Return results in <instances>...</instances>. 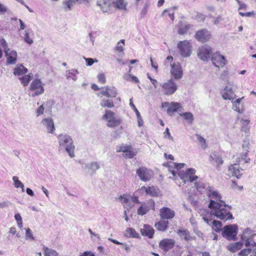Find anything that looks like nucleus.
Returning <instances> with one entry per match:
<instances>
[{
    "label": "nucleus",
    "mask_w": 256,
    "mask_h": 256,
    "mask_svg": "<svg viewBox=\"0 0 256 256\" xmlns=\"http://www.w3.org/2000/svg\"><path fill=\"white\" fill-rule=\"evenodd\" d=\"M208 196L214 200H210L208 208L211 209V214H214L218 218L224 221L232 220L233 216L230 212L226 210L222 206H226L225 202L222 200V196L216 190H213L212 187L208 186Z\"/></svg>",
    "instance_id": "nucleus-1"
},
{
    "label": "nucleus",
    "mask_w": 256,
    "mask_h": 256,
    "mask_svg": "<svg viewBox=\"0 0 256 256\" xmlns=\"http://www.w3.org/2000/svg\"><path fill=\"white\" fill-rule=\"evenodd\" d=\"M59 148H64L69 156L74 158V155L75 146L72 138L66 134H60L58 136Z\"/></svg>",
    "instance_id": "nucleus-2"
},
{
    "label": "nucleus",
    "mask_w": 256,
    "mask_h": 256,
    "mask_svg": "<svg viewBox=\"0 0 256 256\" xmlns=\"http://www.w3.org/2000/svg\"><path fill=\"white\" fill-rule=\"evenodd\" d=\"M238 232V226L236 224L224 226L222 232V235L228 240H236Z\"/></svg>",
    "instance_id": "nucleus-3"
},
{
    "label": "nucleus",
    "mask_w": 256,
    "mask_h": 256,
    "mask_svg": "<svg viewBox=\"0 0 256 256\" xmlns=\"http://www.w3.org/2000/svg\"><path fill=\"white\" fill-rule=\"evenodd\" d=\"M160 86L164 94L166 96L174 94L178 89V86L172 78L161 84Z\"/></svg>",
    "instance_id": "nucleus-4"
},
{
    "label": "nucleus",
    "mask_w": 256,
    "mask_h": 256,
    "mask_svg": "<svg viewBox=\"0 0 256 256\" xmlns=\"http://www.w3.org/2000/svg\"><path fill=\"white\" fill-rule=\"evenodd\" d=\"M192 45L186 40L180 41L178 44V48L180 50V55L183 58L189 57L192 54Z\"/></svg>",
    "instance_id": "nucleus-5"
},
{
    "label": "nucleus",
    "mask_w": 256,
    "mask_h": 256,
    "mask_svg": "<svg viewBox=\"0 0 256 256\" xmlns=\"http://www.w3.org/2000/svg\"><path fill=\"white\" fill-rule=\"evenodd\" d=\"M196 172L194 168H188L185 172H180L178 176L184 183L188 182H192L198 178V176L194 175Z\"/></svg>",
    "instance_id": "nucleus-6"
},
{
    "label": "nucleus",
    "mask_w": 256,
    "mask_h": 256,
    "mask_svg": "<svg viewBox=\"0 0 256 256\" xmlns=\"http://www.w3.org/2000/svg\"><path fill=\"white\" fill-rule=\"evenodd\" d=\"M212 49L208 45H204L200 47L198 51V56L203 61H208L212 56Z\"/></svg>",
    "instance_id": "nucleus-7"
},
{
    "label": "nucleus",
    "mask_w": 256,
    "mask_h": 256,
    "mask_svg": "<svg viewBox=\"0 0 256 256\" xmlns=\"http://www.w3.org/2000/svg\"><path fill=\"white\" fill-rule=\"evenodd\" d=\"M136 174L142 181L150 180L153 176L152 171L146 167H140L136 170Z\"/></svg>",
    "instance_id": "nucleus-8"
},
{
    "label": "nucleus",
    "mask_w": 256,
    "mask_h": 256,
    "mask_svg": "<svg viewBox=\"0 0 256 256\" xmlns=\"http://www.w3.org/2000/svg\"><path fill=\"white\" fill-rule=\"evenodd\" d=\"M30 90L34 92L32 96L42 94L44 92V88L41 81L39 79H34L30 85Z\"/></svg>",
    "instance_id": "nucleus-9"
},
{
    "label": "nucleus",
    "mask_w": 256,
    "mask_h": 256,
    "mask_svg": "<svg viewBox=\"0 0 256 256\" xmlns=\"http://www.w3.org/2000/svg\"><path fill=\"white\" fill-rule=\"evenodd\" d=\"M211 60L213 64L216 68L223 67L226 64L225 58L218 52L214 53L212 55Z\"/></svg>",
    "instance_id": "nucleus-10"
},
{
    "label": "nucleus",
    "mask_w": 256,
    "mask_h": 256,
    "mask_svg": "<svg viewBox=\"0 0 256 256\" xmlns=\"http://www.w3.org/2000/svg\"><path fill=\"white\" fill-rule=\"evenodd\" d=\"M220 93L222 98L224 100L233 101L236 96L232 87L230 86H226V87L221 90Z\"/></svg>",
    "instance_id": "nucleus-11"
},
{
    "label": "nucleus",
    "mask_w": 256,
    "mask_h": 256,
    "mask_svg": "<svg viewBox=\"0 0 256 256\" xmlns=\"http://www.w3.org/2000/svg\"><path fill=\"white\" fill-rule=\"evenodd\" d=\"M210 32L206 29H202L198 30L195 34L196 38L200 42H206L210 38Z\"/></svg>",
    "instance_id": "nucleus-12"
},
{
    "label": "nucleus",
    "mask_w": 256,
    "mask_h": 256,
    "mask_svg": "<svg viewBox=\"0 0 256 256\" xmlns=\"http://www.w3.org/2000/svg\"><path fill=\"white\" fill-rule=\"evenodd\" d=\"M175 243L176 242L173 239L164 238L160 242L159 246L165 252H167L174 248Z\"/></svg>",
    "instance_id": "nucleus-13"
},
{
    "label": "nucleus",
    "mask_w": 256,
    "mask_h": 256,
    "mask_svg": "<svg viewBox=\"0 0 256 256\" xmlns=\"http://www.w3.org/2000/svg\"><path fill=\"white\" fill-rule=\"evenodd\" d=\"M170 72L176 80H180L182 78L183 72L182 68L179 62L174 63L172 65Z\"/></svg>",
    "instance_id": "nucleus-14"
},
{
    "label": "nucleus",
    "mask_w": 256,
    "mask_h": 256,
    "mask_svg": "<svg viewBox=\"0 0 256 256\" xmlns=\"http://www.w3.org/2000/svg\"><path fill=\"white\" fill-rule=\"evenodd\" d=\"M4 52L8 64H15L17 59V52L14 50H10L8 48H4Z\"/></svg>",
    "instance_id": "nucleus-15"
},
{
    "label": "nucleus",
    "mask_w": 256,
    "mask_h": 256,
    "mask_svg": "<svg viewBox=\"0 0 256 256\" xmlns=\"http://www.w3.org/2000/svg\"><path fill=\"white\" fill-rule=\"evenodd\" d=\"M100 168V164L96 162H91L86 164L83 168L85 172L90 174V175L94 174L96 171Z\"/></svg>",
    "instance_id": "nucleus-16"
},
{
    "label": "nucleus",
    "mask_w": 256,
    "mask_h": 256,
    "mask_svg": "<svg viewBox=\"0 0 256 256\" xmlns=\"http://www.w3.org/2000/svg\"><path fill=\"white\" fill-rule=\"evenodd\" d=\"M112 4L111 0H98L96 5L98 6L103 12H108L110 11Z\"/></svg>",
    "instance_id": "nucleus-17"
},
{
    "label": "nucleus",
    "mask_w": 256,
    "mask_h": 256,
    "mask_svg": "<svg viewBox=\"0 0 256 256\" xmlns=\"http://www.w3.org/2000/svg\"><path fill=\"white\" fill-rule=\"evenodd\" d=\"M160 216L162 219L170 220L175 216L174 212L168 208L164 207L160 210Z\"/></svg>",
    "instance_id": "nucleus-18"
},
{
    "label": "nucleus",
    "mask_w": 256,
    "mask_h": 256,
    "mask_svg": "<svg viewBox=\"0 0 256 256\" xmlns=\"http://www.w3.org/2000/svg\"><path fill=\"white\" fill-rule=\"evenodd\" d=\"M228 170L232 176H236L237 178H240L242 175L241 171L244 170L241 168L238 164H234L230 165L228 168Z\"/></svg>",
    "instance_id": "nucleus-19"
},
{
    "label": "nucleus",
    "mask_w": 256,
    "mask_h": 256,
    "mask_svg": "<svg viewBox=\"0 0 256 256\" xmlns=\"http://www.w3.org/2000/svg\"><path fill=\"white\" fill-rule=\"evenodd\" d=\"M42 124L46 128L48 133L52 134L55 130V127L53 120L50 118H44Z\"/></svg>",
    "instance_id": "nucleus-20"
},
{
    "label": "nucleus",
    "mask_w": 256,
    "mask_h": 256,
    "mask_svg": "<svg viewBox=\"0 0 256 256\" xmlns=\"http://www.w3.org/2000/svg\"><path fill=\"white\" fill-rule=\"evenodd\" d=\"M182 108V107L180 103L172 102L170 103V106L167 109V113L169 115L172 116V113L178 111H181Z\"/></svg>",
    "instance_id": "nucleus-21"
},
{
    "label": "nucleus",
    "mask_w": 256,
    "mask_h": 256,
    "mask_svg": "<svg viewBox=\"0 0 256 256\" xmlns=\"http://www.w3.org/2000/svg\"><path fill=\"white\" fill-rule=\"evenodd\" d=\"M140 232L142 236H148L150 238L153 237L154 229L150 226L144 224L143 228H140Z\"/></svg>",
    "instance_id": "nucleus-22"
},
{
    "label": "nucleus",
    "mask_w": 256,
    "mask_h": 256,
    "mask_svg": "<svg viewBox=\"0 0 256 256\" xmlns=\"http://www.w3.org/2000/svg\"><path fill=\"white\" fill-rule=\"evenodd\" d=\"M116 199H119L120 200L121 202L123 204L124 206L128 210L134 206V204L130 201V197L127 195H123L119 197L118 198H116Z\"/></svg>",
    "instance_id": "nucleus-23"
},
{
    "label": "nucleus",
    "mask_w": 256,
    "mask_h": 256,
    "mask_svg": "<svg viewBox=\"0 0 256 256\" xmlns=\"http://www.w3.org/2000/svg\"><path fill=\"white\" fill-rule=\"evenodd\" d=\"M141 189L144 190L148 194L152 196H158L160 194V190L158 187L149 186L146 188L143 186L142 187Z\"/></svg>",
    "instance_id": "nucleus-24"
},
{
    "label": "nucleus",
    "mask_w": 256,
    "mask_h": 256,
    "mask_svg": "<svg viewBox=\"0 0 256 256\" xmlns=\"http://www.w3.org/2000/svg\"><path fill=\"white\" fill-rule=\"evenodd\" d=\"M256 235L254 232L249 228H246L241 235V238L242 240L245 239H253Z\"/></svg>",
    "instance_id": "nucleus-25"
},
{
    "label": "nucleus",
    "mask_w": 256,
    "mask_h": 256,
    "mask_svg": "<svg viewBox=\"0 0 256 256\" xmlns=\"http://www.w3.org/2000/svg\"><path fill=\"white\" fill-rule=\"evenodd\" d=\"M28 70L22 64H18L14 69V74L19 76H23L24 74L27 73Z\"/></svg>",
    "instance_id": "nucleus-26"
},
{
    "label": "nucleus",
    "mask_w": 256,
    "mask_h": 256,
    "mask_svg": "<svg viewBox=\"0 0 256 256\" xmlns=\"http://www.w3.org/2000/svg\"><path fill=\"white\" fill-rule=\"evenodd\" d=\"M124 40H121L118 42L116 46L114 48V51L118 54L120 57H122L124 56Z\"/></svg>",
    "instance_id": "nucleus-27"
},
{
    "label": "nucleus",
    "mask_w": 256,
    "mask_h": 256,
    "mask_svg": "<svg viewBox=\"0 0 256 256\" xmlns=\"http://www.w3.org/2000/svg\"><path fill=\"white\" fill-rule=\"evenodd\" d=\"M102 120L106 122L108 127H112V112L110 110H106L105 114L102 117Z\"/></svg>",
    "instance_id": "nucleus-28"
},
{
    "label": "nucleus",
    "mask_w": 256,
    "mask_h": 256,
    "mask_svg": "<svg viewBox=\"0 0 256 256\" xmlns=\"http://www.w3.org/2000/svg\"><path fill=\"white\" fill-rule=\"evenodd\" d=\"M177 234L180 236H183L186 241L194 239V237L190 236V232L186 229L179 230L177 231Z\"/></svg>",
    "instance_id": "nucleus-29"
},
{
    "label": "nucleus",
    "mask_w": 256,
    "mask_h": 256,
    "mask_svg": "<svg viewBox=\"0 0 256 256\" xmlns=\"http://www.w3.org/2000/svg\"><path fill=\"white\" fill-rule=\"evenodd\" d=\"M244 244L242 242H238L229 244L227 248L228 250L232 252H235L242 248Z\"/></svg>",
    "instance_id": "nucleus-30"
},
{
    "label": "nucleus",
    "mask_w": 256,
    "mask_h": 256,
    "mask_svg": "<svg viewBox=\"0 0 256 256\" xmlns=\"http://www.w3.org/2000/svg\"><path fill=\"white\" fill-rule=\"evenodd\" d=\"M78 74V72L76 69H72L68 70H66V76L67 80L72 78L74 81L77 80L76 74Z\"/></svg>",
    "instance_id": "nucleus-31"
},
{
    "label": "nucleus",
    "mask_w": 256,
    "mask_h": 256,
    "mask_svg": "<svg viewBox=\"0 0 256 256\" xmlns=\"http://www.w3.org/2000/svg\"><path fill=\"white\" fill-rule=\"evenodd\" d=\"M127 4L125 0H116L114 2H113L114 6L120 10H126Z\"/></svg>",
    "instance_id": "nucleus-32"
},
{
    "label": "nucleus",
    "mask_w": 256,
    "mask_h": 256,
    "mask_svg": "<svg viewBox=\"0 0 256 256\" xmlns=\"http://www.w3.org/2000/svg\"><path fill=\"white\" fill-rule=\"evenodd\" d=\"M168 221L160 220L155 224L156 228L160 231H165L168 228Z\"/></svg>",
    "instance_id": "nucleus-33"
},
{
    "label": "nucleus",
    "mask_w": 256,
    "mask_h": 256,
    "mask_svg": "<svg viewBox=\"0 0 256 256\" xmlns=\"http://www.w3.org/2000/svg\"><path fill=\"white\" fill-rule=\"evenodd\" d=\"M78 2V0H68L63 2L64 10L66 12L70 11L72 7Z\"/></svg>",
    "instance_id": "nucleus-34"
},
{
    "label": "nucleus",
    "mask_w": 256,
    "mask_h": 256,
    "mask_svg": "<svg viewBox=\"0 0 256 256\" xmlns=\"http://www.w3.org/2000/svg\"><path fill=\"white\" fill-rule=\"evenodd\" d=\"M192 26L188 24L181 23L180 24L178 29V34H186L188 30L190 29Z\"/></svg>",
    "instance_id": "nucleus-35"
},
{
    "label": "nucleus",
    "mask_w": 256,
    "mask_h": 256,
    "mask_svg": "<svg viewBox=\"0 0 256 256\" xmlns=\"http://www.w3.org/2000/svg\"><path fill=\"white\" fill-rule=\"evenodd\" d=\"M33 77V74L32 73L28 74L27 75L22 76L19 78V80H20L22 84L24 86H27L30 80Z\"/></svg>",
    "instance_id": "nucleus-36"
},
{
    "label": "nucleus",
    "mask_w": 256,
    "mask_h": 256,
    "mask_svg": "<svg viewBox=\"0 0 256 256\" xmlns=\"http://www.w3.org/2000/svg\"><path fill=\"white\" fill-rule=\"evenodd\" d=\"M210 158L214 160L216 162L218 166L222 164L224 162L222 157L215 152L210 154Z\"/></svg>",
    "instance_id": "nucleus-37"
},
{
    "label": "nucleus",
    "mask_w": 256,
    "mask_h": 256,
    "mask_svg": "<svg viewBox=\"0 0 256 256\" xmlns=\"http://www.w3.org/2000/svg\"><path fill=\"white\" fill-rule=\"evenodd\" d=\"M43 250L44 256H59L56 251L48 247L44 246Z\"/></svg>",
    "instance_id": "nucleus-38"
},
{
    "label": "nucleus",
    "mask_w": 256,
    "mask_h": 256,
    "mask_svg": "<svg viewBox=\"0 0 256 256\" xmlns=\"http://www.w3.org/2000/svg\"><path fill=\"white\" fill-rule=\"evenodd\" d=\"M184 120L188 121V123L192 124L194 121V118L192 114L190 112H186L180 114Z\"/></svg>",
    "instance_id": "nucleus-39"
},
{
    "label": "nucleus",
    "mask_w": 256,
    "mask_h": 256,
    "mask_svg": "<svg viewBox=\"0 0 256 256\" xmlns=\"http://www.w3.org/2000/svg\"><path fill=\"white\" fill-rule=\"evenodd\" d=\"M120 119L116 120L113 117V129L116 127L118 128V132H116L115 136L119 135L122 132V126H120Z\"/></svg>",
    "instance_id": "nucleus-40"
},
{
    "label": "nucleus",
    "mask_w": 256,
    "mask_h": 256,
    "mask_svg": "<svg viewBox=\"0 0 256 256\" xmlns=\"http://www.w3.org/2000/svg\"><path fill=\"white\" fill-rule=\"evenodd\" d=\"M244 98V96L242 97L241 98H239L235 100L234 102H232L233 106L232 108L236 112L241 113L242 112L240 110V102L242 99Z\"/></svg>",
    "instance_id": "nucleus-41"
},
{
    "label": "nucleus",
    "mask_w": 256,
    "mask_h": 256,
    "mask_svg": "<svg viewBox=\"0 0 256 256\" xmlns=\"http://www.w3.org/2000/svg\"><path fill=\"white\" fill-rule=\"evenodd\" d=\"M222 226V223L218 220H213L212 222V228L216 232H220Z\"/></svg>",
    "instance_id": "nucleus-42"
},
{
    "label": "nucleus",
    "mask_w": 256,
    "mask_h": 256,
    "mask_svg": "<svg viewBox=\"0 0 256 256\" xmlns=\"http://www.w3.org/2000/svg\"><path fill=\"white\" fill-rule=\"evenodd\" d=\"M12 180L14 181V186L16 188H21L22 192H24V184L18 180V177L14 176L12 177Z\"/></svg>",
    "instance_id": "nucleus-43"
},
{
    "label": "nucleus",
    "mask_w": 256,
    "mask_h": 256,
    "mask_svg": "<svg viewBox=\"0 0 256 256\" xmlns=\"http://www.w3.org/2000/svg\"><path fill=\"white\" fill-rule=\"evenodd\" d=\"M148 211V206H147L146 204L144 203L141 205V206L138 210V215L143 216L147 213Z\"/></svg>",
    "instance_id": "nucleus-44"
},
{
    "label": "nucleus",
    "mask_w": 256,
    "mask_h": 256,
    "mask_svg": "<svg viewBox=\"0 0 256 256\" xmlns=\"http://www.w3.org/2000/svg\"><path fill=\"white\" fill-rule=\"evenodd\" d=\"M102 89L101 92L97 93V96L98 97H102V96H106L107 98L110 97V94L108 92L110 88L108 86L102 88Z\"/></svg>",
    "instance_id": "nucleus-45"
},
{
    "label": "nucleus",
    "mask_w": 256,
    "mask_h": 256,
    "mask_svg": "<svg viewBox=\"0 0 256 256\" xmlns=\"http://www.w3.org/2000/svg\"><path fill=\"white\" fill-rule=\"evenodd\" d=\"M126 236L130 238H138V234L136 232V230L131 228H127L126 230Z\"/></svg>",
    "instance_id": "nucleus-46"
},
{
    "label": "nucleus",
    "mask_w": 256,
    "mask_h": 256,
    "mask_svg": "<svg viewBox=\"0 0 256 256\" xmlns=\"http://www.w3.org/2000/svg\"><path fill=\"white\" fill-rule=\"evenodd\" d=\"M195 186H196L198 191L200 192H202L205 189L208 190V189H207V186L202 182H196Z\"/></svg>",
    "instance_id": "nucleus-47"
},
{
    "label": "nucleus",
    "mask_w": 256,
    "mask_h": 256,
    "mask_svg": "<svg viewBox=\"0 0 256 256\" xmlns=\"http://www.w3.org/2000/svg\"><path fill=\"white\" fill-rule=\"evenodd\" d=\"M213 216H216L214 214H212L211 213L210 215L204 216L202 220L209 226H212V222L214 220L212 218Z\"/></svg>",
    "instance_id": "nucleus-48"
},
{
    "label": "nucleus",
    "mask_w": 256,
    "mask_h": 256,
    "mask_svg": "<svg viewBox=\"0 0 256 256\" xmlns=\"http://www.w3.org/2000/svg\"><path fill=\"white\" fill-rule=\"evenodd\" d=\"M100 106L104 108H111L112 106V101L110 99L103 98L100 102Z\"/></svg>",
    "instance_id": "nucleus-49"
},
{
    "label": "nucleus",
    "mask_w": 256,
    "mask_h": 256,
    "mask_svg": "<svg viewBox=\"0 0 256 256\" xmlns=\"http://www.w3.org/2000/svg\"><path fill=\"white\" fill-rule=\"evenodd\" d=\"M124 78L129 81L133 82L135 83H138L139 82L138 79L137 77L128 74L124 76Z\"/></svg>",
    "instance_id": "nucleus-50"
},
{
    "label": "nucleus",
    "mask_w": 256,
    "mask_h": 256,
    "mask_svg": "<svg viewBox=\"0 0 256 256\" xmlns=\"http://www.w3.org/2000/svg\"><path fill=\"white\" fill-rule=\"evenodd\" d=\"M26 239L27 240H34V237L33 236L31 230H30V228H26Z\"/></svg>",
    "instance_id": "nucleus-51"
},
{
    "label": "nucleus",
    "mask_w": 256,
    "mask_h": 256,
    "mask_svg": "<svg viewBox=\"0 0 256 256\" xmlns=\"http://www.w3.org/2000/svg\"><path fill=\"white\" fill-rule=\"evenodd\" d=\"M24 40L28 44H32L33 43L32 40L29 36V32L28 30L25 31Z\"/></svg>",
    "instance_id": "nucleus-52"
},
{
    "label": "nucleus",
    "mask_w": 256,
    "mask_h": 256,
    "mask_svg": "<svg viewBox=\"0 0 256 256\" xmlns=\"http://www.w3.org/2000/svg\"><path fill=\"white\" fill-rule=\"evenodd\" d=\"M88 232L90 234V238L94 241H96V239L100 240V235L98 234H96L92 231L90 228L88 229Z\"/></svg>",
    "instance_id": "nucleus-53"
},
{
    "label": "nucleus",
    "mask_w": 256,
    "mask_h": 256,
    "mask_svg": "<svg viewBox=\"0 0 256 256\" xmlns=\"http://www.w3.org/2000/svg\"><path fill=\"white\" fill-rule=\"evenodd\" d=\"M251 250L249 248H245L242 250L238 254V256H247L250 254Z\"/></svg>",
    "instance_id": "nucleus-54"
},
{
    "label": "nucleus",
    "mask_w": 256,
    "mask_h": 256,
    "mask_svg": "<svg viewBox=\"0 0 256 256\" xmlns=\"http://www.w3.org/2000/svg\"><path fill=\"white\" fill-rule=\"evenodd\" d=\"M98 79L99 82L104 84L106 83V76L104 74H100L98 76Z\"/></svg>",
    "instance_id": "nucleus-55"
},
{
    "label": "nucleus",
    "mask_w": 256,
    "mask_h": 256,
    "mask_svg": "<svg viewBox=\"0 0 256 256\" xmlns=\"http://www.w3.org/2000/svg\"><path fill=\"white\" fill-rule=\"evenodd\" d=\"M253 239H245L244 240H246L245 246L246 248H248L250 246H256V244L254 242L252 241Z\"/></svg>",
    "instance_id": "nucleus-56"
},
{
    "label": "nucleus",
    "mask_w": 256,
    "mask_h": 256,
    "mask_svg": "<svg viewBox=\"0 0 256 256\" xmlns=\"http://www.w3.org/2000/svg\"><path fill=\"white\" fill-rule=\"evenodd\" d=\"M130 106L134 111V112H136V116H139V115L140 114V112H138V109L136 108V107L134 106V103L132 102V99H130Z\"/></svg>",
    "instance_id": "nucleus-57"
},
{
    "label": "nucleus",
    "mask_w": 256,
    "mask_h": 256,
    "mask_svg": "<svg viewBox=\"0 0 256 256\" xmlns=\"http://www.w3.org/2000/svg\"><path fill=\"white\" fill-rule=\"evenodd\" d=\"M223 20V18L220 16H218L217 17H214L212 19L213 23L216 24H218L221 21Z\"/></svg>",
    "instance_id": "nucleus-58"
},
{
    "label": "nucleus",
    "mask_w": 256,
    "mask_h": 256,
    "mask_svg": "<svg viewBox=\"0 0 256 256\" xmlns=\"http://www.w3.org/2000/svg\"><path fill=\"white\" fill-rule=\"evenodd\" d=\"M147 206H148V210H154V206H155V203L154 200H150L148 201V203H146Z\"/></svg>",
    "instance_id": "nucleus-59"
},
{
    "label": "nucleus",
    "mask_w": 256,
    "mask_h": 256,
    "mask_svg": "<svg viewBox=\"0 0 256 256\" xmlns=\"http://www.w3.org/2000/svg\"><path fill=\"white\" fill-rule=\"evenodd\" d=\"M136 154L130 150H129L124 153V156L129 158H132Z\"/></svg>",
    "instance_id": "nucleus-60"
},
{
    "label": "nucleus",
    "mask_w": 256,
    "mask_h": 256,
    "mask_svg": "<svg viewBox=\"0 0 256 256\" xmlns=\"http://www.w3.org/2000/svg\"><path fill=\"white\" fill-rule=\"evenodd\" d=\"M198 140L199 142L202 143V147L204 149H205L206 147V140L201 136H198Z\"/></svg>",
    "instance_id": "nucleus-61"
},
{
    "label": "nucleus",
    "mask_w": 256,
    "mask_h": 256,
    "mask_svg": "<svg viewBox=\"0 0 256 256\" xmlns=\"http://www.w3.org/2000/svg\"><path fill=\"white\" fill-rule=\"evenodd\" d=\"M236 1L238 2V4L240 6L238 10H246V9L247 6L245 4L241 2L239 0H236Z\"/></svg>",
    "instance_id": "nucleus-62"
},
{
    "label": "nucleus",
    "mask_w": 256,
    "mask_h": 256,
    "mask_svg": "<svg viewBox=\"0 0 256 256\" xmlns=\"http://www.w3.org/2000/svg\"><path fill=\"white\" fill-rule=\"evenodd\" d=\"M84 58L86 60V62L87 65L89 66H92L94 63V62H98V60H94L92 58Z\"/></svg>",
    "instance_id": "nucleus-63"
},
{
    "label": "nucleus",
    "mask_w": 256,
    "mask_h": 256,
    "mask_svg": "<svg viewBox=\"0 0 256 256\" xmlns=\"http://www.w3.org/2000/svg\"><path fill=\"white\" fill-rule=\"evenodd\" d=\"M44 108L43 107V105H42L40 106H39L36 110V116H39L42 114L44 113Z\"/></svg>",
    "instance_id": "nucleus-64"
}]
</instances>
